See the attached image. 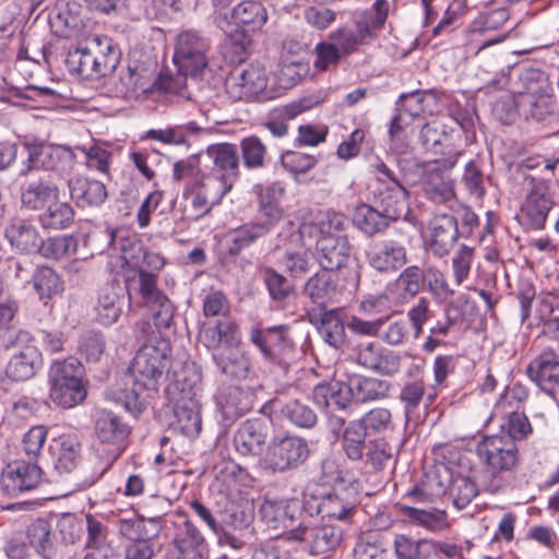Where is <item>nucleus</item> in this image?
Masks as SVG:
<instances>
[{
    "instance_id": "59",
    "label": "nucleus",
    "mask_w": 559,
    "mask_h": 559,
    "mask_svg": "<svg viewBox=\"0 0 559 559\" xmlns=\"http://www.w3.org/2000/svg\"><path fill=\"white\" fill-rule=\"evenodd\" d=\"M266 234H269V231L265 230V227L260 226L255 222L245 224L234 229L227 236L229 254H238L242 249L249 247L258 238L263 237Z\"/></svg>"
},
{
    "instance_id": "44",
    "label": "nucleus",
    "mask_w": 559,
    "mask_h": 559,
    "mask_svg": "<svg viewBox=\"0 0 559 559\" xmlns=\"http://www.w3.org/2000/svg\"><path fill=\"white\" fill-rule=\"evenodd\" d=\"M304 293L313 304L325 306L336 295V281L325 270L317 272L306 282Z\"/></svg>"
},
{
    "instance_id": "61",
    "label": "nucleus",
    "mask_w": 559,
    "mask_h": 559,
    "mask_svg": "<svg viewBox=\"0 0 559 559\" xmlns=\"http://www.w3.org/2000/svg\"><path fill=\"white\" fill-rule=\"evenodd\" d=\"M206 174L202 173L200 167V158L191 155L185 159L174 164L173 178L176 181H182L185 188L191 186H200L204 182Z\"/></svg>"
},
{
    "instance_id": "54",
    "label": "nucleus",
    "mask_w": 559,
    "mask_h": 559,
    "mask_svg": "<svg viewBox=\"0 0 559 559\" xmlns=\"http://www.w3.org/2000/svg\"><path fill=\"white\" fill-rule=\"evenodd\" d=\"M29 546L43 558L50 559L55 555L50 525L45 520H36L27 527Z\"/></svg>"
},
{
    "instance_id": "2",
    "label": "nucleus",
    "mask_w": 559,
    "mask_h": 559,
    "mask_svg": "<svg viewBox=\"0 0 559 559\" xmlns=\"http://www.w3.org/2000/svg\"><path fill=\"white\" fill-rule=\"evenodd\" d=\"M346 217L336 212L320 213L316 219L302 224L300 234L316 241L317 259L325 271H335L349 258V242L345 235Z\"/></svg>"
},
{
    "instance_id": "6",
    "label": "nucleus",
    "mask_w": 559,
    "mask_h": 559,
    "mask_svg": "<svg viewBox=\"0 0 559 559\" xmlns=\"http://www.w3.org/2000/svg\"><path fill=\"white\" fill-rule=\"evenodd\" d=\"M156 70L154 63L131 61L115 83V95L126 99H138L155 92L178 93L182 87V80L164 72L157 75Z\"/></svg>"
},
{
    "instance_id": "42",
    "label": "nucleus",
    "mask_w": 559,
    "mask_h": 559,
    "mask_svg": "<svg viewBox=\"0 0 559 559\" xmlns=\"http://www.w3.org/2000/svg\"><path fill=\"white\" fill-rule=\"evenodd\" d=\"M182 195L185 200L191 203L194 212L193 218H199L210 211L211 205L221 202L226 194L217 187L204 180L200 186L190 185L189 188H183Z\"/></svg>"
},
{
    "instance_id": "13",
    "label": "nucleus",
    "mask_w": 559,
    "mask_h": 559,
    "mask_svg": "<svg viewBox=\"0 0 559 559\" xmlns=\"http://www.w3.org/2000/svg\"><path fill=\"white\" fill-rule=\"evenodd\" d=\"M206 156L212 168L205 180L227 194L239 177V156L237 148L230 143H218L206 148Z\"/></svg>"
},
{
    "instance_id": "60",
    "label": "nucleus",
    "mask_w": 559,
    "mask_h": 559,
    "mask_svg": "<svg viewBox=\"0 0 559 559\" xmlns=\"http://www.w3.org/2000/svg\"><path fill=\"white\" fill-rule=\"evenodd\" d=\"M401 510L411 521L429 531H442L448 525L447 513L443 510H424L409 506H402Z\"/></svg>"
},
{
    "instance_id": "18",
    "label": "nucleus",
    "mask_w": 559,
    "mask_h": 559,
    "mask_svg": "<svg viewBox=\"0 0 559 559\" xmlns=\"http://www.w3.org/2000/svg\"><path fill=\"white\" fill-rule=\"evenodd\" d=\"M459 238L457 221L454 216L448 214L435 216L429 222L424 235L426 249L439 258L448 255Z\"/></svg>"
},
{
    "instance_id": "14",
    "label": "nucleus",
    "mask_w": 559,
    "mask_h": 559,
    "mask_svg": "<svg viewBox=\"0 0 559 559\" xmlns=\"http://www.w3.org/2000/svg\"><path fill=\"white\" fill-rule=\"evenodd\" d=\"M357 506V490L354 486L336 485L332 491L321 497H305V508L312 514L316 511L322 519L345 521L352 516Z\"/></svg>"
},
{
    "instance_id": "17",
    "label": "nucleus",
    "mask_w": 559,
    "mask_h": 559,
    "mask_svg": "<svg viewBox=\"0 0 559 559\" xmlns=\"http://www.w3.org/2000/svg\"><path fill=\"white\" fill-rule=\"evenodd\" d=\"M261 520L273 530H283V538L289 542L290 530L296 528L304 516L300 503L289 499H265L259 509Z\"/></svg>"
},
{
    "instance_id": "52",
    "label": "nucleus",
    "mask_w": 559,
    "mask_h": 559,
    "mask_svg": "<svg viewBox=\"0 0 559 559\" xmlns=\"http://www.w3.org/2000/svg\"><path fill=\"white\" fill-rule=\"evenodd\" d=\"M67 62L71 71L85 79L107 75L103 68H100V62L97 61L90 46L85 48L80 47L71 52Z\"/></svg>"
},
{
    "instance_id": "26",
    "label": "nucleus",
    "mask_w": 559,
    "mask_h": 559,
    "mask_svg": "<svg viewBox=\"0 0 559 559\" xmlns=\"http://www.w3.org/2000/svg\"><path fill=\"white\" fill-rule=\"evenodd\" d=\"M215 404L219 421L225 427L230 426L252 407L250 395L236 385L219 389L215 395Z\"/></svg>"
},
{
    "instance_id": "35",
    "label": "nucleus",
    "mask_w": 559,
    "mask_h": 559,
    "mask_svg": "<svg viewBox=\"0 0 559 559\" xmlns=\"http://www.w3.org/2000/svg\"><path fill=\"white\" fill-rule=\"evenodd\" d=\"M120 249L123 263L138 273L143 269L156 274L164 266V258L157 252L145 250L139 240H124Z\"/></svg>"
},
{
    "instance_id": "49",
    "label": "nucleus",
    "mask_w": 559,
    "mask_h": 559,
    "mask_svg": "<svg viewBox=\"0 0 559 559\" xmlns=\"http://www.w3.org/2000/svg\"><path fill=\"white\" fill-rule=\"evenodd\" d=\"M390 222L376 205L365 203L356 207L353 217L354 225L369 236L383 231Z\"/></svg>"
},
{
    "instance_id": "1",
    "label": "nucleus",
    "mask_w": 559,
    "mask_h": 559,
    "mask_svg": "<svg viewBox=\"0 0 559 559\" xmlns=\"http://www.w3.org/2000/svg\"><path fill=\"white\" fill-rule=\"evenodd\" d=\"M170 346L164 340L145 343L140 347L129 366L134 389L121 392L109 391L110 399L120 404L128 413L138 416L145 409V401L138 390L156 392L164 383L170 367Z\"/></svg>"
},
{
    "instance_id": "16",
    "label": "nucleus",
    "mask_w": 559,
    "mask_h": 559,
    "mask_svg": "<svg viewBox=\"0 0 559 559\" xmlns=\"http://www.w3.org/2000/svg\"><path fill=\"white\" fill-rule=\"evenodd\" d=\"M552 205L547 183L533 180V186L521 205L519 221L528 229H543Z\"/></svg>"
},
{
    "instance_id": "5",
    "label": "nucleus",
    "mask_w": 559,
    "mask_h": 559,
    "mask_svg": "<svg viewBox=\"0 0 559 559\" xmlns=\"http://www.w3.org/2000/svg\"><path fill=\"white\" fill-rule=\"evenodd\" d=\"M173 61L181 74L179 76H214L222 68V61L213 56L210 39L194 29L178 34Z\"/></svg>"
},
{
    "instance_id": "48",
    "label": "nucleus",
    "mask_w": 559,
    "mask_h": 559,
    "mask_svg": "<svg viewBox=\"0 0 559 559\" xmlns=\"http://www.w3.org/2000/svg\"><path fill=\"white\" fill-rule=\"evenodd\" d=\"M234 21L248 31H259L267 21V12L262 3L251 0L241 1L233 9Z\"/></svg>"
},
{
    "instance_id": "11",
    "label": "nucleus",
    "mask_w": 559,
    "mask_h": 559,
    "mask_svg": "<svg viewBox=\"0 0 559 559\" xmlns=\"http://www.w3.org/2000/svg\"><path fill=\"white\" fill-rule=\"evenodd\" d=\"M250 340L260 349L264 359L285 369L295 358L296 347L286 325L252 329Z\"/></svg>"
},
{
    "instance_id": "62",
    "label": "nucleus",
    "mask_w": 559,
    "mask_h": 559,
    "mask_svg": "<svg viewBox=\"0 0 559 559\" xmlns=\"http://www.w3.org/2000/svg\"><path fill=\"white\" fill-rule=\"evenodd\" d=\"M368 435H380L393 429V417L389 408L385 407H373L359 419Z\"/></svg>"
},
{
    "instance_id": "31",
    "label": "nucleus",
    "mask_w": 559,
    "mask_h": 559,
    "mask_svg": "<svg viewBox=\"0 0 559 559\" xmlns=\"http://www.w3.org/2000/svg\"><path fill=\"white\" fill-rule=\"evenodd\" d=\"M123 307L122 288L115 283H107L97 294L94 306L95 320L104 326L116 323L121 316Z\"/></svg>"
},
{
    "instance_id": "8",
    "label": "nucleus",
    "mask_w": 559,
    "mask_h": 559,
    "mask_svg": "<svg viewBox=\"0 0 559 559\" xmlns=\"http://www.w3.org/2000/svg\"><path fill=\"white\" fill-rule=\"evenodd\" d=\"M342 539L343 530L340 526L306 515L289 533V542L312 557L329 555L340 546Z\"/></svg>"
},
{
    "instance_id": "19",
    "label": "nucleus",
    "mask_w": 559,
    "mask_h": 559,
    "mask_svg": "<svg viewBox=\"0 0 559 559\" xmlns=\"http://www.w3.org/2000/svg\"><path fill=\"white\" fill-rule=\"evenodd\" d=\"M526 374L545 394L556 400L559 392V355L544 349L526 367Z\"/></svg>"
},
{
    "instance_id": "41",
    "label": "nucleus",
    "mask_w": 559,
    "mask_h": 559,
    "mask_svg": "<svg viewBox=\"0 0 559 559\" xmlns=\"http://www.w3.org/2000/svg\"><path fill=\"white\" fill-rule=\"evenodd\" d=\"M5 238L13 248L23 253L37 251L40 243L37 229L21 218H14L5 227Z\"/></svg>"
},
{
    "instance_id": "27",
    "label": "nucleus",
    "mask_w": 559,
    "mask_h": 559,
    "mask_svg": "<svg viewBox=\"0 0 559 559\" xmlns=\"http://www.w3.org/2000/svg\"><path fill=\"white\" fill-rule=\"evenodd\" d=\"M173 544L176 559H204L209 549L205 537L190 520L177 528Z\"/></svg>"
},
{
    "instance_id": "37",
    "label": "nucleus",
    "mask_w": 559,
    "mask_h": 559,
    "mask_svg": "<svg viewBox=\"0 0 559 559\" xmlns=\"http://www.w3.org/2000/svg\"><path fill=\"white\" fill-rule=\"evenodd\" d=\"M49 452L57 471L60 473L72 471L80 453L78 437L73 433H64L53 438L49 444Z\"/></svg>"
},
{
    "instance_id": "47",
    "label": "nucleus",
    "mask_w": 559,
    "mask_h": 559,
    "mask_svg": "<svg viewBox=\"0 0 559 559\" xmlns=\"http://www.w3.org/2000/svg\"><path fill=\"white\" fill-rule=\"evenodd\" d=\"M368 433L357 420H350L344 428L341 445L344 454L350 461H360L367 449L366 438Z\"/></svg>"
},
{
    "instance_id": "33",
    "label": "nucleus",
    "mask_w": 559,
    "mask_h": 559,
    "mask_svg": "<svg viewBox=\"0 0 559 559\" xmlns=\"http://www.w3.org/2000/svg\"><path fill=\"white\" fill-rule=\"evenodd\" d=\"M60 188L49 177L26 182L21 191L22 205L32 211L45 209L60 199Z\"/></svg>"
},
{
    "instance_id": "53",
    "label": "nucleus",
    "mask_w": 559,
    "mask_h": 559,
    "mask_svg": "<svg viewBox=\"0 0 559 559\" xmlns=\"http://www.w3.org/2000/svg\"><path fill=\"white\" fill-rule=\"evenodd\" d=\"M436 549V543L427 539L415 540L403 534L396 535L394 539V551L397 559L427 558Z\"/></svg>"
},
{
    "instance_id": "45",
    "label": "nucleus",
    "mask_w": 559,
    "mask_h": 559,
    "mask_svg": "<svg viewBox=\"0 0 559 559\" xmlns=\"http://www.w3.org/2000/svg\"><path fill=\"white\" fill-rule=\"evenodd\" d=\"M355 401L368 403L383 400L389 395L391 383L372 377L355 376L350 378Z\"/></svg>"
},
{
    "instance_id": "39",
    "label": "nucleus",
    "mask_w": 559,
    "mask_h": 559,
    "mask_svg": "<svg viewBox=\"0 0 559 559\" xmlns=\"http://www.w3.org/2000/svg\"><path fill=\"white\" fill-rule=\"evenodd\" d=\"M424 272L417 265L404 269L396 280L388 284V292L393 293V299L403 305L414 298L424 284Z\"/></svg>"
},
{
    "instance_id": "25",
    "label": "nucleus",
    "mask_w": 559,
    "mask_h": 559,
    "mask_svg": "<svg viewBox=\"0 0 559 559\" xmlns=\"http://www.w3.org/2000/svg\"><path fill=\"white\" fill-rule=\"evenodd\" d=\"M254 190L258 194V216L255 223L265 227L266 231H271L283 218L284 211L280 202L285 192L284 187L280 182H273L263 186H255Z\"/></svg>"
},
{
    "instance_id": "21",
    "label": "nucleus",
    "mask_w": 559,
    "mask_h": 559,
    "mask_svg": "<svg viewBox=\"0 0 559 559\" xmlns=\"http://www.w3.org/2000/svg\"><path fill=\"white\" fill-rule=\"evenodd\" d=\"M368 264L377 272L392 274L407 262V250L397 240L374 241L367 251Z\"/></svg>"
},
{
    "instance_id": "64",
    "label": "nucleus",
    "mask_w": 559,
    "mask_h": 559,
    "mask_svg": "<svg viewBox=\"0 0 559 559\" xmlns=\"http://www.w3.org/2000/svg\"><path fill=\"white\" fill-rule=\"evenodd\" d=\"M384 554V543L376 532L360 534L354 547V556L357 559H382Z\"/></svg>"
},
{
    "instance_id": "46",
    "label": "nucleus",
    "mask_w": 559,
    "mask_h": 559,
    "mask_svg": "<svg viewBox=\"0 0 559 559\" xmlns=\"http://www.w3.org/2000/svg\"><path fill=\"white\" fill-rule=\"evenodd\" d=\"M74 219V210L68 202L52 201L38 215V222L45 229H66Z\"/></svg>"
},
{
    "instance_id": "15",
    "label": "nucleus",
    "mask_w": 559,
    "mask_h": 559,
    "mask_svg": "<svg viewBox=\"0 0 559 559\" xmlns=\"http://www.w3.org/2000/svg\"><path fill=\"white\" fill-rule=\"evenodd\" d=\"M310 453L306 439L286 436L274 440L264 455L265 466L274 473L295 469L306 462Z\"/></svg>"
},
{
    "instance_id": "51",
    "label": "nucleus",
    "mask_w": 559,
    "mask_h": 559,
    "mask_svg": "<svg viewBox=\"0 0 559 559\" xmlns=\"http://www.w3.org/2000/svg\"><path fill=\"white\" fill-rule=\"evenodd\" d=\"M345 326L341 310L336 309L322 313L318 330L325 343L334 348H341L346 341Z\"/></svg>"
},
{
    "instance_id": "36",
    "label": "nucleus",
    "mask_w": 559,
    "mask_h": 559,
    "mask_svg": "<svg viewBox=\"0 0 559 559\" xmlns=\"http://www.w3.org/2000/svg\"><path fill=\"white\" fill-rule=\"evenodd\" d=\"M212 359L217 369L231 379H246L251 369L250 359L240 345H233L224 350H216L212 353Z\"/></svg>"
},
{
    "instance_id": "23",
    "label": "nucleus",
    "mask_w": 559,
    "mask_h": 559,
    "mask_svg": "<svg viewBox=\"0 0 559 559\" xmlns=\"http://www.w3.org/2000/svg\"><path fill=\"white\" fill-rule=\"evenodd\" d=\"M269 424L261 418L245 420L234 435V449L241 456L260 455L269 437Z\"/></svg>"
},
{
    "instance_id": "24",
    "label": "nucleus",
    "mask_w": 559,
    "mask_h": 559,
    "mask_svg": "<svg viewBox=\"0 0 559 559\" xmlns=\"http://www.w3.org/2000/svg\"><path fill=\"white\" fill-rule=\"evenodd\" d=\"M17 461L8 465L2 474L1 484L3 489L11 496L29 491L36 488L43 479V472L35 462Z\"/></svg>"
},
{
    "instance_id": "40",
    "label": "nucleus",
    "mask_w": 559,
    "mask_h": 559,
    "mask_svg": "<svg viewBox=\"0 0 559 559\" xmlns=\"http://www.w3.org/2000/svg\"><path fill=\"white\" fill-rule=\"evenodd\" d=\"M87 552L84 559H118L115 550L106 543L107 528L94 515H86Z\"/></svg>"
},
{
    "instance_id": "32",
    "label": "nucleus",
    "mask_w": 559,
    "mask_h": 559,
    "mask_svg": "<svg viewBox=\"0 0 559 559\" xmlns=\"http://www.w3.org/2000/svg\"><path fill=\"white\" fill-rule=\"evenodd\" d=\"M408 191L404 183H394L392 187H377L373 191L374 205L391 222L397 221L408 212Z\"/></svg>"
},
{
    "instance_id": "22",
    "label": "nucleus",
    "mask_w": 559,
    "mask_h": 559,
    "mask_svg": "<svg viewBox=\"0 0 559 559\" xmlns=\"http://www.w3.org/2000/svg\"><path fill=\"white\" fill-rule=\"evenodd\" d=\"M421 187L425 197L436 203L445 204L455 199L454 181L449 174L439 167L438 162L419 166Z\"/></svg>"
},
{
    "instance_id": "34",
    "label": "nucleus",
    "mask_w": 559,
    "mask_h": 559,
    "mask_svg": "<svg viewBox=\"0 0 559 559\" xmlns=\"http://www.w3.org/2000/svg\"><path fill=\"white\" fill-rule=\"evenodd\" d=\"M68 188L72 201L80 207L98 206L107 198L105 185L96 179L75 176L68 180Z\"/></svg>"
},
{
    "instance_id": "38",
    "label": "nucleus",
    "mask_w": 559,
    "mask_h": 559,
    "mask_svg": "<svg viewBox=\"0 0 559 559\" xmlns=\"http://www.w3.org/2000/svg\"><path fill=\"white\" fill-rule=\"evenodd\" d=\"M396 110H402L412 120L433 115L438 110V95L431 90L401 94L396 100Z\"/></svg>"
},
{
    "instance_id": "57",
    "label": "nucleus",
    "mask_w": 559,
    "mask_h": 559,
    "mask_svg": "<svg viewBox=\"0 0 559 559\" xmlns=\"http://www.w3.org/2000/svg\"><path fill=\"white\" fill-rule=\"evenodd\" d=\"M280 413L283 418L298 428L310 429L316 426L318 416L306 403L290 400L282 405Z\"/></svg>"
},
{
    "instance_id": "63",
    "label": "nucleus",
    "mask_w": 559,
    "mask_h": 559,
    "mask_svg": "<svg viewBox=\"0 0 559 559\" xmlns=\"http://www.w3.org/2000/svg\"><path fill=\"white\" fill-rule=\"evenodd\" d=\"M105 337L95 330L83 332L78 341V352L87 362H97L105 352Z\"/></svg>"
},
{
    "instance_id": "30",
    "label": "nucleus",
    "mask_w": 559,
    "mask_h": 559,
    "mask_svg": "<svg viewBox=\"0 0 559 559\" xmlns=\"http://www.w3.org/2000/svg\"><path fill=\"white\" fill-rule=\"evenodd\" d=\"M205 129L195 121H188L180 124L168 126L164 129H150L141 136V141L152 140L167 145L190 146Z\"/></svg>"
},
{
    "instance_id": "20",
    "label": "nucleus",
    "mask_w": 559,
    "mask_h": 559,
    "mask_svg": "<svg viewBox=\"0 0 559 559\" xmlns=\"http://www.w3.org/2000/svg\"><path fill=\"white\" fill-rule=\"evenodd\" d=\"M95 435L99 442L111 447L115 457L126 449L130 427L117 414L108 409H99L94 419Z\"/></svg>"
},
{
    "instance_id": "58",
    "label": "nucleus",
    "mask_w": 559,
    "mask_h": 559,
    "mask_svg": "<svg viewBox=\"0 0 559 559\" xmlns=\"http://www.w3.org/2000/svg\"><path fill=\"white\" fill-rule=\"evenodd\" d=\"M447 491V485L435 474H426L418 485L407 492L416 503H433Z\"/></svg>"
},
{
    "instance_id": "29",
    "label": "nucleus",
    "mask_w": 559,
    "mask_h": 559,
    "mask_svg": "<svg viewBox=\"0 0 559 559\" xmlns=\"http://www.w3.org/2000/svg\"><path fill=\"white\" fill-rule=\"evenodd\" d=\"M200 342L212 353L224 350L233 345H240L241 334L233 320H218L215 324L204 325L199 334Z\"/></svg>"
},
{
    "instance_id": "50",
    "label": "nucleus",
    "mask_w": 559,
    "mask_h": 559,
    "mask_svg": "<svg viewBox=\"0 0 559 559\" xmlns=\"http://www.w3.org/2000/svg\"><path fill=\"white\" fill-rule=\"evenodd\" d=\"M88 46L106 74L117 68L121 53L112 38L105 35H95L88 39Z\"/></svg>"
},
{
    "instance_id": "55",
    "label": "nucleus",
    "mask_w": 559,
    "mask_h": 559,
    "mask_svg": "<svg viewBox=\"0 0 559 559\" xmlns=\"http://www.w3.org/2000/svg\"><path fill=\"white\" fill-rule=\"evenodd\" d=\"M34 290L40 299H51L63 292V283L55 270L39 266L32 276Z\"/></svg>"
},
{
    "instance_id": "28",
    "label": "nucleus",
    "mask_w": 559,
    "mask_h": 559,
    "mask_svg": "<svg viewBox=\"0 0 559 559\" xmlns=\"http://www.w3.org/2000/svg\"><path fill=\"white\" fill-rule=\"evenodd\" d=\"M356 361L366 369L385 376H392L400 369V357L373 342L359 347Z\"/></svg>"
},
{
    "instance_id": "43",
    "label": "nucleus",
    "mask_w": 559,
    "mask_h": 559,
    "mask_svg": "<svg viewBox=\"0 0 559 559\" xmlns=\"http://www.w3.org/2000/svg\"><path fill=\"white\" fill-rule=\"evenodd\" d=\"M453 130L439 121L427 122L419 132L421 145L435 154L451 153Z\"/></svg>"
},
{
    "instance_id": "10",
    "label": "nucleus",
    "mask_w": 559,
    "mask_h": 559,
    "mask_svg": "<svg viewBox=\"0 0 559 559\" xmlns=\"http://www.w3.org/2000/svg\"><path fill=\"white\" fill-rule=\"evenodd\" d=\"M476 455L486 473L497 477L511 471L518 462L519 449L510 436H485L476 445Z\"/></svg>"
},
{
    "instance_id": "3",
    "label": "nucleus",
    "mask_w": 559,
    "mask_h": 559,
    "mask_svg": "<svg viewBox=\"0 0 559 559\" xmlns=\"http://www.w3.org/2000/svg\"><path fill=\"white\" fill-rule=\"evenodd\" d=\"M202 374L195 364H185L174 374V427L194 439L202 429Z\"/></svg>"
},
{
    "instance_id": "4",
    "label": "nucleus",
    "mask_w": 559,
    "mask_h": 559,
    "mask_svg": "<svg viewBox=\"0 0 559 559\" xmlns=\"http://www.w3.org/2000/svg\"><path fill=\"white\" fill-rule=\"evenodd\" d=\"M17 309L19 306L15 304L0 306V347L8 349L15 345H24L7 364L5 374L13 381H26L41 368L43 359L39 349L28 344L31 334L11 324Z\"/></svg>"
},
{
    "instance_id": "7",
    "label": "nucleus",
    "mask_w": 559,
    "mask_h": 559,
    "mask_svg": "<svg viewBox=\"0 0 559 559\" xmlns=\"http://www.w3.org/2000/svg\"><path fill=\"white\" fill-rule=\"evenodd\" d=\"M49 396L62 408H73L87 395L84 367L78 358L56 359L48 371Z\"/></svg>"
},
{
    "instance_id": "9",
    "label": "nucleus",
    "mask_w": 559,
    "mask_h": 559,
    "mask_svg": "<svg viewBox=\"0 0 559 559\" xmlns=\"http://www.w3.org/2000/svg\"><path fill=\"white\" fill-rule=\"evenodd\" d=\"M27 169L53 170L68 175L76 164L75 147L31 139L24 142Z\"/></svg>"
},
{
    "instance_id": "56",
    "label": "nucleus",
    "mask_w": 559,
    "mask_h": 559,
    "mask_svg": "<svg viewBox=\"0 0 559 559\" xmlns=\"http://www.w3.org/2000/svg\"><path fill=\"white\" fill-rule=\"evenodd\" d=\"M436 393L426 394L425 384L420 380L406 383L400 393V400L404 406V416L406 424L413 419L414 413L420 403L427 399L428 403H432Z\"/></svg>"
},
{
    "instance_id": "12",
    "label": "nucleus",
    "mask_w": 559,
    "mask_h": 559,
    "mask_svg": "<svg viewBox=\"0 0 559 559\" xmlns=\"http://www.w3.org/2000/svg\"><path fill=\"white\" fill-rule=\"evenodd\" d=\"M225 88L233 100H266L273 98L267 88V74L263 67L250 64L240 71H234L225 81Z\"/></svg>"
}]
</instances>
